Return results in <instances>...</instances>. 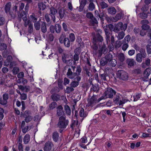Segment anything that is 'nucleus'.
I'll return each mask as SVG.
<instances>
[{"label":"nucleus","instance_id":"nucleus-20","mask_svg":"<svg viewBox=\"0 0 151 151\" xmlns=\"http://www.w3.org/2000/svg\"><path fill=\"white\" fill-rule=\"evenodd\" d=\"M74 81L72 82L70 84V86L73 88L77 87L79 84V82L81 80L76 79V78H74Z\"/></svg>","mask_w":151,"mask_h":151},{"label":"nucleus","instance_id":"nucleus-31","mask_svg":"<svg viewBox=\"0 0 151 151\" xmlns=\"http://www.w3.org/2000/svg\"><path fill=\"white\" fill-rule=\"evenodd\" d=\"M79 115L81 117H85L87 115L85 113L84 109L82 108H81L79 111Z\"/></svg>","mask_w":151,"mask_h":151},{"label":"nucleus","instance_id":"nucleus-45","mask_svg":"<svg viewBox=\"0 0 151 151\" xmlns=\"http://www.w3.org/2000/svg\"><path fill=\"white\" fill-rule=\"evenodd\" d=\"M130 36L129 35H127L124 38L123 42L128 43L130 40Z\"/></svg>","mask_w":151,"mask_h":151},{"label":"nucleus","instance_id":"nucleus-40","mask_svg":"<svg viewBox=\"0 0 151 151\" xmlns=\"http://www.w3.org/2000/svg\"><path fill=\"white\" fill-rule=\"evenodd\" d=\"M116 60L114 59H111L110 62H109L108 64L112 67H114L116 65Z\"/></svg>","mask_w":151,"mask_h":151},{"label":"nucleus","instance_id":"nucleus-48","mask_svg":"<svg viewBox=\"0 0 151 151\" xmlns=\"http://www.w3.org/2000/svg\"><path fill=\"white\" fill-rule=\"evenodd\" d=\"M74 91V89L70 86L68 87L66 89V91L67 93H70Z\"/></svg>","mask_w":151,"mask_h":151},{"label":"nucleus","instance_id":"nucleus-56","mask_svg":"<svg viewBox=\"0 0 151 151\" xmlns=\"http://www.w3.org/2000/svg\"><path fill=\"white\" fill-rule=\"evenodd\" d=\"M34 27L37 30H39L40 28V24L39 22H37L35 23Z\"/></svg>","mask_w":151,"mask_h":151},{"label":"nucleus","instance_id":"nucleus-57","mask_svg":"<svg viewBox=\"0 0 151 151\" xmlns=\"http://www.w3.org/2000/svg\"><path fill=\"white\" fill-rule=\"evenodd\" d=\"M31 113L30 111L29 110H26L23 113V117H25V116H30Z\"/></svg>","mask_w":151,"mask_h":151},{"label":"nucleus","instance_id":"nucleus-37","mask_svg":"<svg viewBox=\"0 0 151 151\" xmlns=\"http://www.w3.org/2000/svg\"><path fill=\"white\" fill-rule=\"evenodd\" d=\"M64 44L65 46L69 47L70 46V41L68 38H65L64 40Z\"/></svg>","mask_w":151,"mask_h":151},{"label":"nucleus","instance_id":"nucleus-41","mask_svg":"<svg viewBox=\"0 0 151 151\" xmlns=\"http://www.w3.org/2000/svg\"><path fill=\"white\" fill-rule=\"evenodd\" d=\"M100 63L101 65L103 66L105 65L107 63H108L105 57L101 59Z\"/></svg>","mask_w":151,"mask_h":151},{"label":"nucleus","instance_id":"nucleus-42","mask_svg":"<svg viewBox=\"0 0 151 151\" xmlns=\"http://www.w3.org/2000/svg\"><path fill=\"white\" fill-rule=\"evenodd\" d=\"M122 44L123 45L122 46V50L123 51H125L129 47L128 43L123 42Z\"/></svg>","mask_w":151,"mask_h":151},{"label":"nucleus","instance_id":"nucleus-18","mask_svg":"<svg viewBox=\"0 0 151 151\" xmlns=\"http://www.w3.org/2000/svg\"><path fill=\"white\" fill-rule=\"evenodd\" d=\"M107 11L108 14L111 15H114L116 12V9L114 7L112 6H109L107 9Z\"/></svg>","mask_w":151,"mask_h":151},{"label":"nucleus","instance_id":"nucleus-53","mask_svg":"<svg viewBox=\"0 0 151 151\" xmlns=\"http://www.w3.org/2000/svg\"><path fill=\"white\" fill-rule=\"evenodd\" d=\"M6 23L5 19L3 17H0V26L4 25Z\"/></svg>","mask_w":151,"mask_h":151},{"label":"nucleus","instance_id":"nucleus-2","mask_svg":"<svg viewBox=\"0 0 151 151\" xmlns=\"http://www.w3.org/2000/svg\"><path fill=\"white\" fill-rule=\"evenodd\" d=\"M116 93V92L111 88H108L105 91L103 95L101 97V99H105L108 98H112L114 95Z\"/></svg>","mask_w":151,"mask_h":151},{"label":"nucleus","instance_id":"nucleus-60","mask_svg":"<svg viewBox=\"0 0 151 151\" xmlns=\"http://www.w3.org/2000/svg\"><path fill=\"white\" fill-rule=\"evenodd\" d=\"M7 103V101H5V100L2 99L1 97H0V104L3 105H6Z\"/></svg>","mask_w":151,"mask_h":151},{"label":"nucleus","instance_id":"nucleus-35","mask_svg":"<svg viewBox=\"0 0 151 151\" xmlns=\"http://www.w3.org/2000/svg\"><path fill=\"white\" fill-rule=\"evenodd\" d=\"M125 33L123 31L119 32L118 33L117 37L118 40H121L122 39Z\"/></svg>","mask_w":151,"mask_h":151},{"label":"nucleus","instance_id":"nucleus-17","mask_svg":"<svg viewBox=\"0 0 151 151\" xmlns=\"http://www.w3.org/2000/svg\"><path fill=\"white\" fill-rule=\"evenodd\" d=\"M57 115L58 116H61L64 114L63 108L61 105H59L57 107Z\"/></svg>","mask_w":151,"mask_h":151},{"label":"nucleus","instance_id":"nucleus-5","mask_svg":"<svg viewBox=\"0 0 151 151\" xmlns=\"http://www.w3.org/2000/svg\"><path fill=\"white\" fill-rule=\"evenodd\" d=\"M76 68L75 66H71V68L68 69V72L67 73V77L70 79H73L75 78V75L74 72V70Z\"/></svg>","mask_w":151,"mask_h":151},{"label":"nucleus","instance_id":"nucleus-7","mask_svg":"<svg viewBox=\"0 0 151 151\" xmlns=\"http://www.w3.org/2000/svg\"><path fill=\"white\" fill-rule=\"evenodd\" d=\"M57 12V11L56 9L54 7H51L50 8V12L49 14L51 17L54 23L56 22L55 15Z\"/></svg>","mask_w":151,"mask_h":151},{"label":"nucleus","instance_id":"nucleus-47","mask_svg":"<svg viewBox=\"0 0 151 151\" xmlns=\"http://www.w3.org/2000/svg\"><path fill=\"white\" fill-rule=\"evenodd\" d=\"M57 105V103L56 102H53L51 103L49 105V108L50 109H53L56 107Z\"/></svg>","mask_w":151,"mask_h":151},{"label":"nucleus","instance_id":"nucleus-6","mask_svg":"<svg viewBox=\"0 0 151 151\" xmlns=\"http://www.w3.org/2000/svg\"><path fill=\"white\" fill-rule=\"evenodd\" d=\"M88 103L86 106L89 107L93 106L95 105L99 101H97L96 96L93 95L88 101Z\"/></svg>","mask_w":151,"mask_h":151},{"label":"nucleus","instance_id":"nucleus-58","mask_svg":"<svg viewBox=\"0 0 151 151\" xmlns=\"http://www.w3.org/2000/svg\"><path fill=\"white\" fill-rule=\"evenodd\" d=\"M79 55L74 54L73 55V59L74 60V63H76V61H78L79 59Z\"/></svg>","mask_w":151,"mask_h":151},{"label":"nucleus","instance_id":"nucleus-52","mask_svg":"<svg viewBox=\"0 0 151 151\" xmlns=\"http://www.w3.org/2000/svg\"><path fill=\"white\" fill-rule=\"evenodd\" d=\"M107 76V75L106 74L104 73L101 74L100 75V77H101V79L104 81H107L106 79V77Z\"/></svg>","mask_w":151,"mask_h":151},{"label":"nucleus","instance_id":"nucleus-64","mask_svg":"<svg viewBox=\"0 0 151 151\" xmlns=\"http://www.w3.org/2000/svg\"><path fill=\"white\" fill-rule=\"evenodd\" d=\"M147 51L148 54L151 53V46L148 45L147 46Z\"/></svg>","mask_w":151,"mask_h":151},{"label":"nucleus","instance_id":"nucleus-55","mask_svg":"<svg viewBox=\"0 0 151 151\" xmlns=\"http://www.w3.org/2000/svg\"><path fill=\"white\" fill-rule=\"evenodd\" d=\"M129 101L128 100L122 98L121 100H120L119 104V106H121Z\"/></svg>","mask_w":151,"mask_h":151},{"label":"nucleus","instance_id":"nucleus-32","mask_svg":"<svg viewBox=\"0 0 151 151\" xmlns=\"http://www.w3.org/2000/svg\"><path fill=\"white\" fill-rule=\"evenodd\" d=\"M120 96L119 94L116 95L113 99V102L114 103L116 104L119 105V99Z\"/></svg>","mask_w":151,"mask_h":151},{"label":"nucleus","instance_id":"nucleus-30","mask_svg":"<svg viewBox=\"0 0 151 151\" xmlns=\"http://www.w3.org/2000/svg\"><path fill=\"white\" fill-rule=\"evenodd\" d=\"M41 30L43 33H45L47 31V29L46 26V23L43 22L41 26Z\"/></svg>","mask_w":151,"mask_h":151},{"label":"nucleus","instance_id":"nucleus-27","mask_svg":"<svg viewBox=\"0 0 151 151\" xmlns=\"http://www.w3.org/2000/svg\"><path fill=\"white\" fill-rule=\"evenodd\" d=\"M64 107L66 114L68 116L70 115L71 114V110L69 106L67 104H65V105Z\"/></svg>","mask_w":151,"mask_h":151},{"label":"nucleus","instance_id":"nucleus-3","mask_svg":"<svg viewBox=\"0 0 151 151\" xmlns=\"http://www.w3.org/2000/svg\"><path fill=\"white\" fill-rule=\"evenodd\" d=\"M139 52L140 53H137L136 55V60L137 62L141 63L142 61V58H145L146 57L147 54L144 49H140Z\"/></svg>","mask_w":151,"mask_h":151},{"label":"nucleus","instance_id":"nucleus-15","mask_svg":"<svg viewBox=\"0 0 151 151\" xmlns=\"http://www.w3.org/2000/svg\"><path fill=\"white\" fill-rule=\"evenodd\" d=\"M69 55L66 53H63L62 55V58L63 63H68L70 62V60L69 59Z\"/></svg>","mask_w":151,"mask_h":151},{"label":"nucleus","instance_id":"nucleus-25","mask_svg":"<svg viewBox=\"0 0 151 151\" xmlns=\"http://www.w3.org/2000/svg\"><path fill=\"white\" fill-rule=\"evenodd\" d=\"M11 6V3L10 2L7 3L5 5L4 9L5 12L6 13L9 12L10 11Z\"/></svg>","mask_w":151,"mask_h":151},{"label":"nucleus","instance_id":"nucleus-28","mask_svg":"<svg viewBox=\"0 0 151 151\" xmlns=\"http://www.w3.org/2000/svg\"><path fill=\"white\" fill-rule=\"evenodd\" d=\"M30 137L29 134H27L24 136L23 139V142L24 144H27L29 141Z\"/></svg>","mask_w":151,"mask_h":151},{"label":"nucleus","instance_id":"nucleus-21","mask_svg":"<svg viewBox=\"0 0 151 151\" xmlns=\"http://www.w3.org/2000/svg\"><path fill=\"white\" fill-rule=\"evenodd\" d=\"M51 98L53 101H57L60 100V96L57 94H54L51 96Z\"/></svg>","mask_w":151,"mask_h":151},{"label":"nucleus","instance_id":"nucleus-38","mask_svg":"<svg viewBox=\"0 0 151 151\" xmlns=\"http://www.w3.org/2000/svg\"><path fill=\"white\" fill-rule=\"evenodd\" d=\"M139 17L142 19H145L147 18V14L142 12L140 13L139 14Z\"/></svg>","mask_w":151,"mask_h":151},{"label":"nucleus","instance_id":"nucleus-11","mask_svg":"<svg viewBox=\"0 0 151 151\" xmlns=\"http://www.w3.org/2000/svg\"><path fill=\"white\" fill-rule=\"evenodd\" d=\"M108 49L106 47V45L104 43L103 45L99 48L98 50V54L99 56H101L103 54H106L108 52Z\"/></svg>","mask_w":151,"mask_h":151},{"label":"nucleus","instance_id":"nucleus-8","mask_svg":"<svg viewBox=\"0 0 151 151\" xmlns=\"http://www.w3.org/2000/svg\"><path fill=\"white\" fill-rule=\"evenodd\" d=\"M151 69L150 68H146L144 71L143 77L142 78V80L144 81H148V77L151 73Z\"/></svg>","mask_w":151,"mask_h":151},{"label":"nucleus","instance_id":"nucleus-13","mask_svg":"<svg viewBox=\"0 0 151 151\" xmlns=\"http://www.w3.org/2000/svg\"><path fill=\"white\" fill-rule=\"evenodd\" d=\"M53 145L50 141L46 142L45 145L44 147V151H50L51 150Z\"/></svg>","mask_w":151,"mask_h":151},{"label":"nucleus","instance_id":"nucleus-22","mask_svg":"<svg viewBox=\"0 0 151 151\" xmlns=\"http://www.w3.org/2000/svg\"><path fill=\"white\" fill-rule=\"evenodd\" d=\"M150 63V60L149 58H147L145 61L142 63V67L143 68H145L149 66Z\"/></svg>","mask_w":151,"mask_h":151},{"label":"nucleus","instance_id":"nucleus-54","mask_svg":"<svg viewBox=\"0 0 151 151\" xmlns=\"http://www.w3.org/2000/svg\"><path fill=\"white\" fill-rule=\"evenodd\" d=\"M69 38L71 42H73L75 39V35L73 33H71L69 35Z\"/></svg>","mask_w":151,"mask_h":151},{"label":"nucleus","instance_id":"nucleus-23","mask_svg":"<svg viewBox=\"0 0 151 151\" xmlns=\"http://www.w3.org/2000/svg\"><path fill=\"white\" fill-rule=\"evenodd\" d=\"M127 64L130 67L134 65L136 63L135 60L133 59L128 58L126 60Z\"/></svg>","mask_w":151,"mask_h":151},{"label":"nucleus","instance_id":"nucleus-34","mask_svg":"<svg viewBox=\"0 0 151 151\" xmlns=\"http://www.w3.org/2000/svg\"><path fill=\"white\" fill-rule=\"evenodd\" d=\"M88 8L89 10L91 11H93L95 8V5L93 3H90Z\"/></svg>","mask_w":151,"mask_h":151},{"label":"nucleus","instance_id":"nucleus-63","mask_svg":"<svg viewBox=\"0 0 151 151\" xmlns=\"http://www.w3.org/2000/svg\"><path fill=\"white\" fill-rule=\"evenodd\" d=\"M121 43L120 41H116L115 42V45L116 48H118L119 47L121 46Z\"/></svg>","mask_w":151,"mask_h":151},{"label":"nucleus","instance_id":"nucleus-9","mask_svg":"<svg viewBox=\"0 0 151 151\" xmlns=\"http://www.w3.org/2000/svg\"><path fill=\"white\" fill-rule=\"evenodd\" d=\"M95 16L97 18H99L101 22L103 21L104 20V14L103 12H101L100 10H96L94 12Z\"/></svg>","mask_w":151,"mask_h":151},{"label":"nucleus","instance_id":"nucleus-1","mask_svg":"<svg viewBox=\"0 0 151 151\" xmlns=\"http://www.w3.org/2000/svg\"><path fill=\"white\" fill-rule=\"evenodd\" d=\"M69 123V120L63 116H60L58 120L57 126L59 128L64 129L66 128Z\"/></svg>","mask_w":151,"mask_h":151},{"label":"nucleus","instance_id":"nucleus-16","mask_svg":"<svg viewBox=\"0 0 151 151\" xmlns=\"http://www.w3.org/2000/svg\"><path fill=\"white\" fill-rule=\"evenodd\" d=\"M124 14L123 12L121 11L120 12L116 14L115 16L113 17V19H114L115 22L121 19Z\"/></svg>","mask_w":151,"mask_h":151},{"label":"nucleus","instance_id":"nucleus-10","mask_svg":"<svg viewBox=\"0 0 151 151\" xmlns=\"http://www.w3.org/2000/svg\"><path fill=\"white\" fill-rule=\"evenodd\" d=\"M82 69L80 65H78L76 68V72H75V78L76 79L81 80V72Z\"/></svg>","mask_w":151,"mask_h":151},{"label":"nucleus","instance_id":"nucleus-46","mask_svg":"<svg viewBox=\"0 0 151 151\" xmlns=\"http://www.w3.org/2000/svg\"><path fill=\"white\" fill-rule=\"evenodd\" d=\"M78 124V121L74 120L72 122V123L70 124V127L73 129L76 125H77Z\"/></svg>","mask_w":151,"mask_h":151},{"label":"nucleus","instance_id":"nucleus-44","mask_svg":"<svg viewBox=\"0 0 151 151\" xmlns=\"http://www.w3.org/2000/svg\"><path fill=\"white\" fill-rule=\"evenodd\" d=\"M93 45L91 46V48L93 50H97L98 49V46H97L98 43L96 41L94 40L93 42Z\"/></svg>","mask_w":151,"mask_h":151},{"label":"nucleus","instance_id":"nucleus-62","mask_svg":"<svg viewBox=\"0 0 151 151\" xmlns=\"http://www.w3.org/2000/svg\"><path fill=\"white\" fill-rule=\"evenodd\" d=\"M19 71V69L17 67H14L13 70V73L14 75L17 74Z\"/></svg>","mask_w":151,"mask_h":151},{"label":"nucleus","instance_id":"nucleus-61","mask_svg":"<svg viewBox=\"0 0 151 151\" xmlns=\"http://www.w3.org/2000/svg\"><path fill=\"white\" fill-rule=\"evenodd\" d=\"M113 17H109L107 16L106 17V19L107 21L109 22H115L114 19H113Z\"/></svg>","mask_w":151,"mask_h":151},{"label":"nucleus","instance_id":"nucleus-12","mask_svg":"<svg viewBox=\"0 0 151 151\" xmlns=\"http://www.w3.org/2000/svg\"><path fill=\"white\" fill-rule=\"evenodd\" d=\"M18 19L20 22L22 20V17L23 21H26L27 19V15L24 11H22L21 14L19 12H18Z\"/></svg>","mask_w":151,"mask_h":151},{"label":"nucleus","instance_id":"nucleus-19","mask_svg":"<svg viewBox=\"0 0 151 151\" xmlns=\"http://www.w3.org/2000/svg\"><path fill=\"white\" fill-rule=\"evenodd\" d=\"M94 40L98 43L99 42H102L103 39V37L99 33H98L96 34V37L93 38V41Z\"/></svg>","mask_w":151,"mask_h":151},{"label":"nucleus","instance_id":"nucleus-14","mask_svg":"<svg viewBox=\"0 0 151 151\" xmlns=\"http://www.w3.org/2000/svg\"><path fill=\"white\" fill-rule=\"evenodd\" d=\"M123 23L122 22H119L115 25L113 31L116 33H118L121 29L122 27Z\"/></svg>","mask_w":151,"mask_h":151},{"label":"nucleus","instance_id":"nucleus-39","mask_svg":"<svg viewBox=\"0 0 151 151\" xmlns=\"http://www.w3.org/2000/svg\"><path fill=\"white\" fill-rule=\"evenodd\" d=\"M105 57L107 62L109 63L112 58V55L111 54H109L106 55Z\"/></svg>","mask_w":151,"mask_h":151},{"label":"nucleus","instance_id":"nucleus-43","mask_svg":"<svg viewBox=\"0 0 151 151\" xmlns=\"http://www.w3.org/2000/svg\"><path fill=\"white\" fill-rule=\"evenodd\" d=\"M24 117L25 118V121L27 123L29 122L33 119V117L30 115L25 116V117Z\"/></svg>","mask_w":151,"mask_h":151},{"label":"nucleus","instance_id":"nucleus-50","mask_svg":"<svg viewBox=\"0 0 151 151\" xmlns=\"http://www.w3.org/2000/svg\"><path fill=\"white\" fill-rule=\"evenodd\" d=\"M149 23V21L145 19L142 20L141 22V24L142 25V26L148 25Z\"/></svg>","mask_w":151,"mask_h":151},{"label":"nucleus","instance_id":"nucleus-36","mask_svg":"<svg viewBox=\"0 0 151 151\" xmlns=\"http://www.w3.org/2000/svg\"><path fill=\"white\" fill-rule=\"evenodd\" d=\"M100 5L102 9H104L107 8L108 7V4L103 1L100 2Z\"/></svg>","mask_w":151,"mask_h":151},{"label":"nucleus","instance_id":"nucleus-59","mask_svg":"<svg viewBox=\"0 0 151 151\" xmlns=\"http://www.w3.org/2000/svg\"><path fill=\"white\" fill-rule=\"evenodd\" d=\"M4 112V110L3 109L1 108H0V120H1L3 118L4 116L3 113Z\"/></svg>","mask_w":151,"mask_h":151},{"label":"nucleus","instance_id":"nucleus-33","mask_svg":"<svg viewBox=\"0 0 151 151\" xmlns=\"http://www.w3.org/2000/svg\"><path fill=\"white\" fill-rule=\"evenodd\" d=\"M61 27L59 24H56L55 26V29L56 33H59L61 31Z\"/></svg>","mask_w":151,"mask_h":151},{"label":"nucleus","instance_id":"nucleus-24","mask_svg":"<svg viewBox=\"0 0 151 151\" xmlns=\"http://www.w3.org/2000/svg\"><path fill=\"white\" fill-rule=\"evenodd\" d=\"M59 135L57 132L55 131L53 132L52 134V138L53 141L56 142L58 140Z\"/></svg>","mask_w":151,"mask_h":151},{"label":"nucleus","instance_id":"nucleus-49","mask_svg":"<svg viewBox=\"0 0 151 151\" xmlns=\"http://www.w3.org/2000/svg\"><path fill=\"white\" fill-rule=\"evenodd\" d=\"M49 14H46L45 16V18L46 21L48 23V24L50 25L51 24L50 22V20L49 17Z\"/></svg>","mask_w":151,"mask_h":151},{"label":"nucleus","instance_id":"nucleus-51","mask_svg":"<svg viewBox=\"0 0 151 151\" xmlns=\"http://www.w3.org/2000/svg\"><path fill=\"white\" fill-rule=\"evenodd\" d=\"M90 21L93 24H98V22L94 16L91 19Z\"/></svg>","mask_w":151,"mask_h":151},{"label":"nucleus","instance_id":"nucleus-29","mask_svg":"<svg viewBox=\"0 0 151 151\" xmlns=\"http://www.w3.org/2000/svg\"><path fill=\"white\" fill-rule=\"evenodd\" d=\"M58 13L60 18L62 19L65 15V11L63 9H59Z\"/></svg>","mask_w":151,"mask_h":151},{"label":"nucleus","instance_id":"nucleus-26","mask_svg":"<svg viewBox=\"0 0 151 151\" xmlns=\"http://www.w3.org/2000/svg\"><path fill=\"white\" fill-rule=\"evenodd\" d=\"M117 57L118 60L121 62H123L125 60L124 55L123 53H120L118 54L117 55Z\"/></svg>","mask_w":151,"mask_h":151},{"label":"nucleus","instance_id":"nucleus-4","mask_svg":"<svg viewBox=\"0 0 151 151\" xmlns=\"http://www.w3.org/2000/svg\"><path fill=\"white\" fill-rule=\"evenodd\" d=\"M117 75L120 79L123 81H127L128 78L127 73L123 70L118 71Z\"/></svg>","mask_w":151,"mask_h":151}]
</instances>
